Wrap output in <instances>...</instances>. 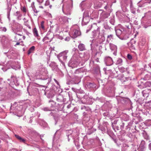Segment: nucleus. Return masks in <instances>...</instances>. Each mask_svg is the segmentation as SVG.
Returning <instances> with one entry per match:
<instances>
[{
	"mask_svg": "<svg viewBox=\"0 0 151 151\" xmlns=\"http://www.w3.org/2000/svg\"><path fill=\"white\" fill-rule=\"evenodd\" d=\"M126 27L128 29H130L131 28V24L129 23H127V25H126Z\"/></svg>",
	"mask_w": 151,
	"mask_h": 151,
	"instance_id": "obj_55",
	"label": "nucleus"
},
{
	"mask_svg": "<svg viewBox=\"0 0 151 151\" xmlns=\"http://www.w3.org/2000/svg\"><path fill=\"white\" fill-rule=\"evenodd\" d=\"M33 32L35 36L36 37H38L39 35L38 34V32L36 28H35L33 30Z\"/></svg>",
	"mask_w": 151,
	"mask_h": 151,
	"instance_id": "obj_42",
	"label": "nucleus"
},
{
	"mask_svg": "<svg viewBox=\"0 0 151 151\" xmlns=\"http://www.w3.org/2000/svg\"><path fill=\"white\" fill-rule=\"evenodd\" d=\"M120 122V120L115 119L113 122H111L112 126H114L115 125H118L119 124V122Z\"/></svg>",
	"mask_w": 151,
	"mask_h": 151,
	"instance_id": "obj_37",
	"label": "nucleus"
},
{
	"mask_svg": "<svg viewBox=\"0 0 151 151\" xmlns=\"http://www.w3.org/2000/svg\"><path fill=\"white\" fill-rule=\"evenodd\" d=\"M21 10L23 12L26 13L27 12V10L26 8L25 7H22L21 8Z\"/></svg>",
	"mask_w": 151,
	"mask_h": 151,
	"instance_id": "obj_53",
	"label": "nucleus"
},
{
	"mask_svg": "<svg viewBox=\"0 0 151 151\" xmlns=\"http://www.w3.org/2000/svg\"><path fill=\"white\" fill-rule=\"evenodd\" d=\"M68 65L69 66L73 68L77 67L78 65V63L76 60L71 59L69 61Z\"/></svg>",
	"mask_w": 151,
	"mask_h": 151,
	"instance_id": "obj_12",
	"label": "nucleus"
},
{
	"mask_svg": "<svg viewBox=\"0 0 151 151\" xmlns=\"http://www.w3.org/2000/svg\"><path fill=\"white\" fill-rule=\"evenodd\" d=\"M9 4V3H7V17L8 18H9L10 12L11 9V6H10Z\"/></svg>",
	"mask_w": 151,
	"mask_h": 151,
	"instance_id": "obj_31",
	"label": "nucleus"
},
{
	"mask_svg": "<svg viewBox=\"0 0 151 151\" xmlns=\"http://www.w3.org/2000/svg\"><path fill=\"white\" fill-rule=\"evenodd\" d=\"M67 108L68 110V111L71 112L73 109V105L69 104L67 106Z\"/></svg>",
	"mask_w": 151,
	"mask_h": 151,
	"instance_id": "obj_40",
	"label": "nucleus"
},
{
	"mask_svg": "<svg viewBox=\"0 0 151 151\" xmlns=\"http://www.w3.org/2000/svg\"><path fill=\"white\" fill-rule=\"evenodd\" d=\"M82 71L81 68H78L76 69L74 72L75 75H79L81 73Z\"/></svg>",
	"mask_w": 151,
	"mask_h": 151,
	"instance_id": "obj_36",
	"label": "nucleus"
},
{
	"mask_svg": "<svg viewBox=\"0 0 151 151\" xmlns=\"http://www.w3.org/2000/svg\"><path fill=\"white\" fill-rule=\"evenodd\" d=\"M7 80L8 81H10V84L12 86H13L14 85L17 86L19 84V83L17 80L16 77L14 76V75L11 76L10 79H8Z\"/></svg>",
	"mask_w": 151,
	"mask_h": 151,
	"instance_id": "obj_6",
	"label": "nucleus"
},
{
	"mask_svg": "<svg viewBox=\"0 0 151 151\" xmlns=\"http://www.w3.org/2000/svg\"><path fill=\"white\" fill-rule=\"evenodd\" d=\"M102 15L103 18L104 19H105L107 18L109 16V14L108 13H104L101 14Z\"/></svg>",
	"mask_w": 151,
	"mask_h": 151,
	"instance_id": "obj_48",
	"label": "nucleus"
},
{
	"mask_svg": "<svg viewBox=\"0 0 151 151\" xmlns=\"http://www.w3.org/2000/svg\"><path fill=\"white\" fill-rule=\"evenodd\" d=\"M84 1H83L80 4V6L82 9L83 8L85 5V4L84 3Z\"/></svg>",
	"mask_w": 151,
	"mask_h": 151,
	"instance_id": "obj_56",
	"label": "nucleus"
},
{
	"mask_svg": "<svg viewBox=\"0 0 151 151\" xmlns=\"http://www.w3.org/2000/svg\"><path fill=\"white\" fill-rule=\"evenodd\" d=\"M78 48L80 51H83L86 50L85 45L83 43H80L78 46Z\"/></svg>",
	"mask_w": 151,
	"mask_h": 151,
	"instance_id": "obj_26",
	"label": "nucleus"
},
{
	"mask_svg": "<svg viewBox=\"0 0 151 151\" xmlns=\"http://www.w3.org/2000/svg\"><path fill=\"white\" fill-rule=\"evenodd\" d=\"M109 47L110 49L114 51V54L116 55V52L117 50V47L116 45L112 44L111 43H109Z\"/></svg>",
	"mask_w": 151,
	"mask_h": 151,
	"instance_id": "obj_18",
	"label": "nucleus"
},
{
	"mask_svg": "<svg viewBox=\"0 0 151 151\" xmlns=\"http://www.w3.org/2000/svg\"><path fill=\"white\" fill-rule=\"evenodd\" d=\"M116 36L122 40H125L129 38V35L126 33L124 29L123 31L120 29H115Z\"/></svg>",
	"mask_w": 151,
	"mask_h": 151,
	"instance_id": "obj_3",
	"label": "nucleus"
},
{
	"mask_svg": "<svg viewBox=\"0 0 151 151\" xmlns=\"http://www.w3.org/2000/svg\"><path fill=\"white\" fill-rule=\"evenodd\" d=\"M43 110L45 111H50V109L48 108L45 107L43 109Z\"/></svg>",
	"mask_w": 151,
	"mask_h": 151,
	"instance_id": "obj_63",
	"label": "nucleus"
},
{
	"mask_svg": "<svg viewBox=\"0 0 151 151\" xmlns=\"http://www.w3.org/2000/svg\"><path fill=\"white\" fill-rule=\"evenodd\" d=\"M28 20H27L26 21H24V24L28 27L29 28H30L31 27H30L29 25V24L27 23V22H28Z\"/></svg>",
	"mask_w": 151,
	"mask_h": 151,
	"instance_id": "obj_59",
	"label": "nucleus"
},
{
	"mask_svg": "<svg viewBox=\"0 0 151 151\" xmlns=\"http://www.w3.org/2000/svg\"><path fill=\"white\" fill-rule=\"evenodd\" d=\"M81 76L79 75H74V77L70 81V83L73 84H78L81 81Z\"/></svg>",
	"mask_w": 151,
	"mask_h": 151,
	"instance_id": "obj_9",
	"label": "nucleus"
},
{
	"mask_svg": "<svg viewBox=\"0 0 151 151\" xmlns=\"http://www.w3.org/2000/svg\"><path fill=\"white\" fill-rule=\"evenodd\" d=\"M124 76L123 74L121 73L119 75H118L116 76H115V77L117 78L119 80H122L124 78Z\"/></svg>",
	"mask_w": 151,
	"mask_h": 151,
	"instance_id": "obj_44",
	"label": "nucleus"
},
{
	"mask_svg": "<svg viewBox=\"0 0 151 151\" xmlns=\"http://www.w3.org/2000/svg\"><path fill=\"white\" fill-rule=\"evenodd\" d=\"M68 52L67 51H65L60 53L57 55V58L61 63H62L63 61L66 60L67 57Z\"/></svg>",
	"mask_w": 151,
	"mask_h": 151,
	"instance_id": "obj_5",
	"label": "nucleus"
},
{
	"mask_svg": "<svg viewBox=\"0 0 151 151\" xmlns=\"http://www.w3.org/2000/svg\"><path fill=\"white\" fill-rule=\"evenodd\" d=\"M122 60L121 58H118L117 59L116 64V65H122Z\"/></svg>",
	"mask_w": 151,
	"mask_h": 151,
	"instance_id": "obj_41",
	"label": "nucleus"
},
{
	"mask_svg": "<svg viewBox=\"0 0 151 151\" xmlns=\"http://www.w3.org/2000/svg\"><path fill=\"white\" fill-rule=\"evenodd\" d=\"M72 135V133L70 134H67L68 141H70V138H72L73 139H74V137H73Z\"/></svg>",
	"mask_w": 151,
	"mask_h": 151,
	"instance_id": "obj_47",
	"label": "nucleus"
},
{
	"mask_svg": "<svg viewBox=\"0 0 151 151\" xmlns=\"http://www.w3.org/2000/svg\"><path fill=\"white\" fill-rule=\"evenodd\" d=\"M35 49V47L34 46H32L28 50V54L29 55L31 53L34 52Z\"/></svg>",
	"mask_w": 151,
	"mask_h": 151,
	"instance_id": "obj_35",
	"label": "nucleus"
},
{
	"mask_svg": "<svg viewBox=\"0 0 151 151\" xmlns=\"http://www.w3.org/2000/svg\"><path fill=\"white\" fill-rule=\"evenodd\" d=\"M102 5L101 2H97L94 4V8L95 9H98L102 6Z\"/></svg>",
	"mask_w": 151,
	"mask_h": 151,
	"instance_id": "obj_27",
	"label": "nucleus"
},
{
	"mask_svg": "<svg viewBox=\"0 0 151 151\" xmlns=\"http://www.w3.org/2000/svg\"><path fill=\"white\" fill-rule=\"evenodd\" d=\"M121 134L122 135L124 136L125 135L126 131L123 129L120 132Z\"/></svg>",
	"mask_w": 151,
	"mask_h": 151,
	"instance_id": "obj_57",
	"label": "nucleus"
},
{
	"mask_svg": "<svg viewBox=\"0 0 151 151\" xmlns=\"http://www.w3.org/2000/svg\"><path fill=\"white\" fill-rule=\"evenodd\" d=\"M125 124L123 122L122 120H120V122H119V124L118 125L120 126V129L122 130L124 128Z\"/></svg>",
	"mask_w": 151,
	"mask_h": 151,
	"instance_id": "obj_34",
	"label": "nucleus"
},
{
	"mask_svg": "<svg viewBox=\"0 0 151 151\" xmlns=\"http://www.w3.org/2000/svg\"><path fill=\"white\" fill-rule=\"evenodd\" d=\"M104 27L105 29L106 30H109L110 31H111V30L112 29L111 27H109L107 24H104Z\"/></svg>",
	"mask_w": 151,
	"mask_h": 151,
	"instance_id": "obj_38",
	"label": "nucleus"
},
{
	"mask_svg": "<svg viewBox=\"0 0 151 151\" xmlns=\"http://www.w3.org/2000/svg\"><path fill=\"white\" fill-rule=\"evenodd\" d=\"M148 89H146L142 91V93L143 96L147 97L149 95Z\"/></svg>",
	"mask_w": 151,
	"mask_h": 151,
	"instance_id": "obj_28",
	"label": "nucleus"
},
{
	"mask_svg": "<svg viewBox=\"0 0 151 151\" xmlns=\"http://www.w3.org/2000/svg\"><path fill=\"white\" fill-rule=\"evenodd\" d=\"M141 79L143 80L146 81L151 79V73H149L144 75V74L142 73L141 74Z\"/></svg>",
	"mask_w": 151,
	"mask_h": 151,
	"instance_id": "obj_16",
	"label": "nucleus"
},
{
	"mask_svg": "<svg viewBox=\"0 0 151 151\" xmlns=\"http://www.w3.org/2000/svg\"><path fill=\"white\" fill-rule=\"evenodd\" d=\"M72 6L70 4L67 5L65 8L63 9V7L62 10L63 13L67 15H69L71 14V11Z\"/></svg>",
	"mask_w": 151,
	"mask_h": 151,
	"instance_id": "obj_8",
	"label": "nucleus"
},
{
	"mask_svg": "<svg viewBox=\"0 0 151 151\" xmlns=\"http://www.w3.org/2000/svg\"><path fill=\"white\" fill-rule=\"evenodd\" d=\"M38 71V73L40 76V79L42 80L46 81L45 82L47 83V84L49 85L51 79L50 78L48 77L47 70L45 68H40Z\"/></svg>",
	"mask_w": 151,
	"mask_h": 151,
	"instance_id": "obj_1",
	"label": "nucleus"
},
{
	"mask_svg": "<svg viewBox=\"0 0 151 151\" xmlns=\"http://www.w3.org/2000/svg\"><path fill=\"white\" fill-rule=\"evenodd\" d=\"M119 100L123 104H130L131 103L130 99L127 98L120 97Z\"/></svg>",
	"mask_w": 151,
	"mask_h": 151,
	"instance_id": "obj_10",
	"label": "nucleus"
},
{
	"mask_svg": "<svg viewBox=\"0 0 151 151\" xmlns=\"http://www.w3.org/2000/svg\"><path fill=\"white\" fill-rule=\"evenodd\" d=\"M90 18L89 17H83L82 22V24L85 25L88 24L89 22Z\"/></svg>",
	"mask_w": 151,
	"mask_h": 151,
	"instance_id": "obj_19",
	"label": "nucleus"
},
{
	"mask_svg": "<svg viewBox=\"0 0 151 151\" xmlns=\"http://www.w3.org/2000/svg\"><path fill=\"white\" fill-rule=\"evenodd\" d=\"M56 99L58 102V110L59 111L62 110L64 106V102L66 101V99L64 98L63 96L59 95L56 96Z\"/></svg>",
	"mask_w": 151,
	"mask_h": 151,
	"instance_id": "obj_2",
	"label": "nucleus"
},
{
	"mask_svg": "<svg viewBox=\"0 0 151 151\" xmlns=\"http://www.w3.org/2000/svg\"><path fill=\"white\" fill-rule=\"evenodd\" d=\"M53 37L54 35L52 33H48L46 36L43 39L42 41L43 42L46 41V43L50 42L52 40Z\"/></svg>",
	"mask_w": 151,
	"mask_h": 151,
	"instance_id": "obj_7",
	"label": "nucleus"
},
{
	"mask_svg": "<svg viewBox=\"0 0 151 151\" xmlns=\"http://www.w3.org/2000/svg\"><path fill=\"white\" fill-rule=\"evenodd\" d=\"M114 39V35L113 34L108 35L107 36L106 43H109L110 42H112Z\"/></svg>",
	"mask_w": 151,
	"mask_h": 151,
	"instance_id": "obj_22",
	"label": "nucleus"
},
{
	"mask_svg": "<svg viewBox=\"0 0 151 151\" xmlns=\"http://www.w3.org/2000/svg\"><path fill=\"white\" fill-rule=\"evenodd\" d=\"M90 52L89 50H86L84 52L83 58L85 61H87L89 59L90 57Z\"/></svg>",
	"mask_w": 151,
	"mask_h": 151,
	"instance_id": "obj_17",
	"label": "nucleus"
},
{
	"mask_svg": "<svg viewBox=\"0 0 151 151\" xmlns=\"http://www.w3.org/2000/svg\"><path fill=\"white\" fill-rule=\"evenodd\" d=\"M7 40V38L5 36L1 35L0 36V41L2 44H5Z\"/></svg>",
	"mask_w": 151,
	"mask_h": 151,
	"instance_id": "obj_24",
	"label": "nucleus"
},
{
	"mask_svg": "<svg viewBox=\"0 0 151 151\" xmlns=\"http://www.w3.org/2000/svg\"><path fill=\"white\" fill-rule=\"evenodd\" d=\"M136 41L134 39H132L130 42L127 43L128 47L130 50H134L135 49V46Z\"/></svg>",
	"mask_w": 151,
	"mask_h": 151,
	"instance_id": "obj_13",
	"label": "nucleus"
},
{
	"mask_svg": "<svg viewBox=\"0 0 151 151\" xmlns=\"http://www.w3.org/2000/svg\"><path fill=\"white\" fill-rule=\"evenodd\" d=\"M44 22H41V28L43 29H45V27H44Z\"/></svg>",
	"mask_w": 151,
	"mask_h": 151,
	"instance_id": "obj_61",
	"label": "nucleus"
},
{
	"mask_svg": "<svg viewBox=\"0 0 151 151\" xmlns=\"http://www.w3.org/2000/svg\"><path fill=\"white\" fill-rule=\"evenodd\" d=\"M127 136L130 138H132L133 137L132 134L130 132H128L127 134Z\"/></svg>",
	"mask_w": 151,
	"mask_h": 151,
	"instance_id": "obj_54",
	"label": "nucleus"
},
{
	"mask_svg": "<svg viewBox=\"0 0 151 151\" xmlns=\"http://www.w3.org/2000/svg\"><path fill=\"white\" fill-rule=\"evenodd\" d=\"M72 35L74 38H76L81 35V32L78 30L75 29L72 32Z\"/></svg>",
	"mask_w": 151,
	"mask_h": 151,
	"instance_id": "obj_20",
	"label": "nucleus"
},
{
	"mask_svg": "<svg viewBox=\"0 0 151 151\" xmlns=\"http://www.w3.org/2000/svg\"><path fill=\"white\" fill-rule=\"evenodd\" d=\"M100 28L99 27H98L96 30V32L98 33L99 35H100Z\"/></svg>",
	"mask_w": 151,
	"mask_h": 151,
	"instance_id": "obj_62",
	"label": "nucleus"
},
{
	"mask_svg": "<svg viewBox=\"0 0 151 151\" xmlns=\"http://www.w3.org/2000/svg\"><path fill=\"white\" fill-rule=\"evenodd\" d=\"M91 18L93 19H97L98 17V13L95 12H93L90 14Z\"/></svg>",
	"mask_w": 151,
	"mask_h": 151,
	"instance_id": "obj_23",
	"label": "nucleus"
},
{
	"mask_svg": "<svg viewBox=\"0 0 151 151\" xmlns=\"http://www.w3.org/2000/svg\"><path fill=\"white\" fill-rule=\"evenodd\" d=\"M110 23L113 25H114L115 20L114 17L111 18L109 20Z\"/></svg>",
	"mask_w": 151,
	"mask_h": 151,
	"instance_id": "obj_49",
	"label": "nucleus"
},
{
	"mask_svg": "<svg viewBox=\"0 0 151 151\" xmlns=\"http://www.w3.org/2000/svg\"><path fill=\"white\" fill-rule=\"evenodd\" d=\"M16 16H17L18 18H19L21 17L22 14L20 13V12L17 11L16 13Z\"/></svg>",
	"mask_w": 151,
	"mask_h": 151,
	"instance_id": "obj_50",
	"label": "nucleus"
},
{
	"mask_svg": "<svg viewBox=\"0 0 151 151\" xmlns=\"http://www.w3.org/2000/svg\"><path fill=\"white\" fill-rule=\"evenodd\" d=\"M50 66L52 68V70L55 69L57 68V65L54 62H51L50 64Z\"/></svg>",
	"mask_w": 151,
	"mask_h": 151,
	"instance_id": "obj_30",
	"label": "nucleus"
},
{
	"mask_svg": "<svg viewBox=\"0 0 151 151\" xmlns=\"http://www.w3.org/2000/svg\"><path fill=\"white\" fill-rule=\"evenodd\" d=\"M106 132H107V134L112 138L114 137L113 136L114 135V133L111 130H109L107 129Z\"/></svg>",
	"mask_w": 151,
	"mask_h": 151,
	"instance_id": "obj_39",
	"label": "nucleus"
},
{
	"mask_svg": "<svg viewBox=\"0 0 151 151\" xmlns=\"http://www.w3.org/2000/svg\"><path fill=\"white\" fill-rule=\"evenodd\" d=\"M71 18H68L65 16L60 17H59V20L62 23H68V19L71 20Z\"/></svg>",
	"mask_w": 151,
	"mask_h": 151,
	"instance_id": "obj_15",
	"label": "nucleus"
},
{
	"mask_svg": "<svg viewBox=\"0 0 151 151\" xmlns=\"http://www.w3.org/2000/svg\"><path fill=\"white\" fill-rule=\"evenodd\" d=\"M104 62L107 66H110L113 64V62L111 58L109 57H106L104 58Z\"/></svg>",
	"mask_w": 151,
	"mask_h": 151,
	"instance_id": "obj_14",
	"label": "nucleus"
},
{
	"mask_svg": "<svg viewBox=\"0 0 151 151\" xmlns=\"http://www.w3.org/2000/svg\"><path fill=\"white\" fill-rule=\"evenodd\" d=\"M147 145L145 141L142 140L138 148V151H145L146 149Z\"/></svg>",
	"mask_w": 151,
	"mask_h": 151,
	"instance_id": "obj_11",
	"label": "nucleus"
},
{
	"mask_svg": "<svg viewBox=\"0 0 151 151\" xmlns=\"http://www.w3.org/2000/svg\"><path fill=\"white\" fill-rule=\"evenodd\" d=\"M105 32V31L104 29H102L101 30V32H102V34L101 35V38L102 41H103L105 40V37H104V34L105 33H104Z\"/></svg>",
	"mask_w": 151,
	"mask_h": 151,
	"instance_id": "obj_46",
	"label": "nucleus"
},
{
	"mask_svg": "<svg viewBox=\"0 0 151 151\" xmlns=\"http://www.w3.org/2000/svg\"><path fill=\"white\" fill-rule=\"evenodd\" d=\"M81 109L82 110H85L88 112H91V109L89 107L86 106H82L81 107Z\"/></svg>",
	"mask_w": 151,
	"mask_h": 151,
	"instance_id": "obj_33",
	"label": "nucleus"
},
{
	"mask_svg": "<svg viewBox=\"0 0 151 151\" xmlns=\"http://www.w3.org/2000/svg\"><path fill=\"white\" fill-rule=\"evenodd\" d=\"M127 58L128 59L130 60H131L132 58V56L130 54H128L127 55Z\"/></svg>",
	"mask_w": 151,
	"mask_h": 151,
	"instance_id": "obj_58",
	"label": "nucleus"
},
{
	"mask_svg": "<svg viewBox=\"0 0 151 151\" xmlns=\"http://www.w3.org/2000/svg\"><path fill=\"white\" fill-rule=\"evenodd\" d=\"M99 130L102 131V133L103 134L106 132V130H107L106 128H105L102 126H100L99 127Z\"/></svg>",
	"mask_w": 151,
	"mask_h": 151,
	"instance_id": "obj_32",
	"label": "nucleus"
},
{
	"mask_svg": "<svg viewBox=\"0 0 151 151\" xmlns=\"http://www.w3.org/2000/svg\"><path fill=\"white\" fill-rule=\"evenodd\" d=\"M119 125H115V126H112L114 129L116 131V130H119Z\"/></svg>",
	"mask_w": 151,
	"mask_h": 151,
	"instance_id": "obj_51",
	"label": "nucleus"
},
{
	"mask_svg": "<svg viewBox=\"0 0 151 151\" xmlns=\"http://www.w3.org/2000/svg\"><path fill=\"white\" fill-rule=\"evenodd\" d=\"M115 93V89L113 87H109L107 88L105 92L106 95L109 97H114Z\"/></svg>",
	"mask_w": 151,
	"mask_h": 151,
	"instance_id": "obj_4",
	"label": "nucleus"
},
{
	"mask_svg": "<svg viewBox=\"0 0 151 151\" xmlns=\"http://www.w3.org/2000/svg\"><path fill=\"white\" fill-rule=\"evenodd\" d=\"M89 17L88 12L87 11H86L84 12L83 14V17Z\"/></svg>",
	"mask_w": 151,
	"mask_h": 151,
	"instance_id": "obj_52",
	"label": "nucleus"
},
{
	"mask_svg": "<svg viewBox=\"0 0 151 151\" xmlns=\"http://www.w3.org/2000/svg\"><path fill=\"white\" fill-rule=\"evenodd\" d=\"M148 148L149 150H151V142L148 145Z\"/></svg>",
	"mask_w": 151,
	"mask_h": 151,
	"instance_id": "obj_64",
	"label": "nucleus"
},
{
	"mask_svg": "<svg viewBox=\"0 0 151 151\" xmlns=\"http://www.w3.org/2000/svg\"><path fill=\"white\" fill-rule=\"evenodd\" d=\"M15 137L20 142H23L24 143H25V142L26 141V139L23 138L15 134Z\"/></svg>",
	"mask_w": 151,
	"mask_h": 151,
	"instance_id": "obj_25",
	"label": "nucleus"
},
{
	"mask_svg": "<svg viewBox=\"0 0 151 151\" xmlns=\"http://www.w3.org/2000/svg\"><path fill=\"white\" fill-rule=\"evenodd\" d=\"M151 86V83L150 81H148L146 82L144 84V86L146 88L147 87H149Z\"/></svg>",
	"mask_w": 151,
	"mask_h": 151,
	"instance_id": "obj_45",
	"label": "nucleus"
},
{
	"mask_svg": "<svg viewBox=\"0 0 151 151\" xmlns=\"http://www.w3.org/2000/svg\"><path fill=\"white\" fill-rule=\"evenodd\" d=\"M145 124L147 126H151V120L149 119L147 120L145 122Z\"/></svg>",
	"mask_w": 151,
	"mask_h": 151,
	"instance_id": "obj_43",
	"label": "nucleus"
},
{
	"mask_svg": "<svg viewBox=\"0 0 151 151\" xmlns=\"http://www.w3.org/2000/svg\"><path fill=\"white\" fill-rule=\"evenodd\" d=\"M86 86L88 88L92 89L96 88V85L94 83L87 82Z\"/></svg>",
	"mask_w": 151,
	"mask_h": 151,
	"instance_id": "obj_21",
	"label": "nucleus"
},
{
	"mask_svg": "<svg viewBox=\"0 0 151 151\" xmlns=\"http://www.w3.org/2000/svg\"><path fill=\"white\" fill-rule=\"evenodd\" d=\"M112 139L114 142L116 144V145L118 147H119L121 145V143L119 140L116 138H115L114 137H112Z\"/></svg>",
	"mask_w": 151,
	"mask_h": 151,
	"instance_id": "obj_29",
	"label": "nucleus"
},
{
	"mask_svg": "<svg viewBox=\"0 0 151 151\" xmlns=\"http://www.w3.org/2000/svg\"><path fill=\"white\" fill-rule=\"evenodd\" d=\"M50 1L48 0H47L45 3V6H47L50 5Z\"/></svg>",
	"mask_w": 151,
	"mask_h": 151,
	"instance_id": "obj_60",
	"label": "nucleus"
}]
</instances>
